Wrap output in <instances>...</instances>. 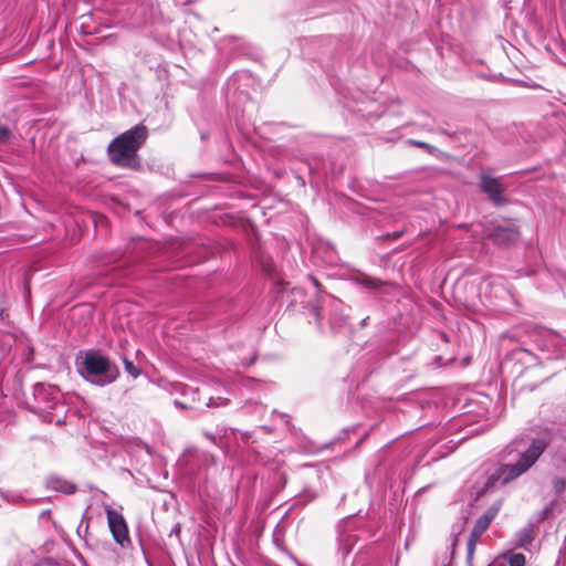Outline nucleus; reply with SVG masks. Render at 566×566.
<instances>
[{
    "label": "nucleus",
    "mask_w": 566,
    "mask_h": 566,
    "mask_svg": "<svg viewBox=\"0 0 566 566\" xmlns=\"http://www.w3.org/2000/svg\"><path fill=\"white\" fill-rule=\"evenodd\" d=\"M549 446V440L545 438L532 439L528 447L522 451H517L516 460L511 463H504L491 474L483 486L475 493V500L499 485H506L523 474H525L542 457Z\"/></svg>",
    "instance_id": "nucleus-1"
},
{
    "label": "nucleus",
    "mask_w": 566,
    "mask_h": 566,
    "mask_svg": "<svg viewBox=\"0 0 566 566\" xmlns=\"http://www.w3.org/2000/svg\"><path fill=\"white\" fill-rule=\"evenodd\" d=\"M147 136V127L144 124H138L115 137L107 146L111 161L125 168H138L137 151L146 142Z\"/></svg>",
    "instance_id": "nucleus-2"
},
{
    "label": "nucleus",
    "mask_w": 566,
    "mask_h": 566,
    "mask_svg": "<svg viewBox=\"0 0 566 566\" xmlns=\"http://www.w3.org/2000/svg\"><path fill=\"white\" fill-rule=\"evenodd\" d=\"M78 374L88 382L104 387L114 382L119 377L118 367L106 356L95 353H86L76 361Z\"/></svg>",
    "instance_id": "nucleus-3"
},
{
    "label": "nucleus",
    "mask_w": 566,
    "mask_h": 566,
    "mask_svg": "<svg viewBox=\"0 0 566 566\" xmlns=\"http://www.w3.org/2000/svg\"><path fill=\"white\" fill-rule=\"evenodd\" d=\"M105 511L113 539L123 548L129 546L130 538L128 535V526L123 514L111 506H106Z\"/></svg>",
    "instance_id": "nucleus-4"
},
{
    "label": "nucleus",
    "mask_w": 566,
    "mask_h": 566,
    "mask_svg": "<svg viewBox=\"0 0 566 566\" xmlns=\"http://www.w3.org/2000/svg\"><path fill=\"white\" fill-rule=\"evenodd\" d=\"M349 281L368 290L377 296L390 295L396 290V285L394 283L389 281H382L363 272L352 275Z\"/></svg>",
    "instance_id": "nucleus-5"
},
{
    "label": "nucleus",
    "mask_w": 566,
    "mask_h": 566,
    "mask_svg": "<svg viewBox=\"0 0 566 566\" xmlns=\"http://www.w3.org/2000/svg\"><path fill=\"white\" fill-rule=\"evenodd\" d=\"M357 531L358 521L356 518L348 517L339 523L337 528V541L339 551L344 556L352 552L354 545L359 538Z\"/></svg>",
    "instance_id": "nucleus-6"
},
{
    "label": "nucleus",
    "mask_w": 566,
    "mask_h": 566,
    "mask_svg": "<svg viewBox=\"0 0 566 566\" xmlns=\"http://www.w3.org/2000/svg\"><path fill=\"white\" fill-rule=\"evenodd\" d=\"M488 237L499 245H506L517 240L518 228L512 220L496 222L488 233Z\"/></svg>",
    "instance_id": "nucleus-7"
},
{
    "label": "nucleus",
    "mask_w": 566,
    "mask_h": 566,
    "mask_svg": "<svg viewBox=\"0 0 566 566\" xmlns=\"http://www.w3.org/2000/svg\"><path fill=\"white\" fill-rule=\"evenodd\" d=\"M33 397L40 410L53 409L60 401L59 391L51 385L39 382L34 385Z\"/></svg>",
    "instance_id": "nucleus-8"
},
{
    "label": "nucleus",
    "mask_w": 566,
    "mask_h": 566,
    "mask_svg": "<svg viewBox=\"0 0 566 566\" xmlns=\"http://www.w3.org/2000/svg\"><path fill=\"white\" fill-rule=\"evenodd\" d=\"M481 189L488 195L489 199L495 206H503L506 203V198L503 195L504 186L500 177L481 175Z\"/></svg>",
    "instance_id": "nucleus-9"
},
{
    "label": "nucleus",
    "mask_w": 566,
    "mask_h": 566,
    "mask_svg": "<svg viewBox=\"0 0 566 566\" xmlns=\"http://www.w3.org/2000/svg\"><path fill=\"white\" fill-rule=\"evenodd\" d=\"M492 521L493 520H491V517L483 513L475 522L467 543V559L469 563L473 558L478 541L483 535V533L489 528Z\"/></svg>",
    "instance_id": "nucleus-10"
},
{
    "label": "nucleus",
    "mask_w": 566,
    "mask_h": 566,
    "mask_svg": "<svg viewBox=\"0 0 566 566\" xmlns=\"http://www.w3.org/2000/svg\"><path fill=\"white\" fill-rule=\"evenodd\" d=\"M45 485L52 491L64 494H73L76 492V485L73 482L57 475H50L46 479Z\"/></svg>",
    "instance_id": "nucleus-11"
},
{
    "label": "nucleus",
    "mask_w": 566,
    "mask_h": 566,
    "mask_svg": "<svg viewBox=\"0 0 566 566\" xmlns=\"http://www.w3.org/2000/svg\"><path fill=\"white\" fill-rule=\"evenodd\" d=\"M536 525L528 523L515 534L514 546L518 548H527L534 541Z\"/></svg>",
    "instance_id": "nucleus-12"
},
{
    "label": "nucleus",
    "mask_w": 566,
    "mask_h": 566,
    "mask_svg": "<svg viewBox=\"0 0 566 566\" xmlns=\"http://www.w3.org/2000/svg\"><path fill=\"white\" fill-rule=\"evenodd\" d=\"M196 460L199 468L208 469L212 465H216L217 459L213 454L208 451H200L196 453Z\"/></svg>",
    "instance_id": "nucleus-13"
},
{
    "label": "nucleus",
    "mask_w": 566,
    "mask_h": 566,
    "mask_svg": "<svg viewBox=\"0 0 566 566\" xmlns=\"http://www.w3.org/2000/svg\"><path fill=\"white\" fill-rule=\"evenodd\" d=\"M331 328L334 333H339L347 325V317L345 316H333L329 321Z\"/></svg>",
    "instance_id": "nucleus-14"
},
{
    "label": "nucleus",
    "mask_w": 566,
    "mask_h": 566,
    "mask_svg": "<svg viewBox=\"0 0 566 566\" xmlns=\"http://www.w3.org/2000/svg\"><path fill=\"white\" fill-rule=\"evenodd\" d=\"M510 566H525V556L522 553H510L507 557Z\"/></svg>",
    "instance_id": "nucleus-15"
},
{
    "label": "nucleus",
    "mask_w": 566,
    "mask_h": 566,
    "mask_svg": "<svg viewBox=\"0 0 566 566\" xmlns=\"http://www.w3.org/2000/svg\"><path fill=\"white\" fill-rule=\"evenodd\" d=\"M125 370L133 376L134 378H137L140 375V369L137 368L134 363L127 358L123 359Z\"/></svg>",
    "instance_id": "nucleus-16"
},
{
    "label": "nucleus",
    "mask_w": 566,
    "mask_h": 566,
    "mask_svg": "<svg viewBox=\"0 0 566 566\" xmlns=\"http://www.w3.org/2000/svg\"><path fill=\"white\" fill-rule=\"evenodd\" d=\"M501 506H502V501L497 500V501L493 502L492 505L485 510L484 514H486L489 517H491V520H494L496 517V515L499 514Z\"/></svg>",
    "instance_id": "nucleus-17"
},
{
    "label": "nucleus",
    "mask_w": 566,
    "mask_h": 566,
    "mask_svg": "<svg viewBox=\"0 0 566 566\" xmlns=\"http://www.w3.org/2000/svg\"><path fill=\"white\" fill-rule=\"evenodd\" d=\"M205 438L210 440L213 444L220 447L221 446V430H218V433L213 434L209 431H203Z\"/></svg>",
    "instance_id": "nucleus-18"
},
{
    "label": "nucleus",
    "mask_w": 566,
    "mask_h": 566,
    "mask_svg": "<svg viewBox=\"0 0 566 566\" xmlns=\"http://www.w3.org/2000/svg\"><path fill=\"white\" fill-rule=\"evenodd\" d=\"M11 137V132L3 125H0V145H6Z\"/></svg>",
    "instance_id": "nucleus-19"
},
{
    "label": "nucleus",
    "mask_w": 566,
    "mask_h": 566,
    "mask_svg": "<svg viewBox=\"0 0 566 566\" xmlns=\"http://www.w3.org/2000/svg\"><path fill=\"white\" fill-rule=\"evenodd\" d=\"M228 402H229V399H227V398H221V397L210 398L209 401L207 402V407L226 406Z\"/></svg>",
    "instance_id": "nucleus-20"
},
{
    "label": "nucleus",
    "mask_w": 566,
    "mask_h": 566,
    "mask_svg": "<svg viewBox=\"0 0 566 566\" xmlns=\"http://www.w3.org/2000/svg\"><path fill=\"white\" fill-rule=\"evenodd\" d=\"M0 495L10 503H20V502L24 501L21 495H18V494L9 495V494L4 493L3 491H0Z\"/></svg>",
    "instance_id": "nucleus-21"
},
{
    "label": "nucleus",
    "mask_w": 566,
    "mask_h": 566,
    "mask_svg": "<svg viewBox=\"0 0 566 566\" xmlns=\"http://www.w3.org/2000/svg\"><path fill=\"white\" fill-rule=\"evenodd\" d=\"M410 144L419 147V148H423V149H427L429 151H433L436 148L424 142H420V140H410Z\"/></svg>",
    "instance_id": "nucleus-22"
},
{
    "label": "nucleus",
    "mask_w": 566,
    "mask_h": 566,
    "mask_svg": "<svg viewBox=\"0 0 566 566\" xmlns=\"http://www.w3.org/2000/svg\"><path fill=\"white\" fill-rule=\"evenodd\" d=\"M553 484L557 492L563 491L565 488V481H564V479H560V478H555L553 481Z\"/></svg>",
    "instance_id": "nucleus-23"
},
{
    "label": "nucleus",
    "mask_w": 566,
    "mask_h": 566,
    "mask_svg": "<svg viewBox=\"0 0 566 566\" xmlns=\"http://www.w3.org/2000/svg\"><path fill=\"white\" fill-rule=\"evenodd\" d=\"M313 315H314V318H315V323L318 327L322 326V318H321V312H319V307L317 306H314L313 310Z\"/></svg>",
    "instance_id": "nucleus-24"
},
{
    "label": "nucleus",
    "mask_w": 566,
    "mask_h": 566,
    "mask_svg": "<svg viewBox=\"0 0 566 566\" xmlns=\"http://www.w3.org/2000/svg\"><path fill=\"white\" fill-rule=\"evenodd\" d=\"M402 234V231H395L392 233H388L387 237L391 239H397Z\"/></svg>",
    "instance_id": "nucleus-25"
},
{
    "label": "nucleus",
    "mask_w": 566,
    "mask_h": 566,
    "mask_svg": "<svg viewBox=\"0 0 566 566\" xmlns=\"http://www.w3.org/2000/svg\"><path fill=\"white\" fill-rule=\"evenodd\" d=\"M368 319H369V317H368V316H367V317H365V318H363V319L360 321V326H361V327H366V326L368 325Z\"/></svg>",
    "instance_id": "nucleus-26"
},
{
    "label": "nucleus",
    "mask_w": 566,
    "mask_h": 566,
    "mask_svg": "<svg viewBox=\"0 0 566 566\" xmlns=\"http://www.w3.org/2000/svg\"><path fill=\"white\" fill-rule=\"evenodd\" d=\"M311 281H312V283L314 284V286H315L316 289H319V287H321L319 282H318L315 277H311Z\"/></svg>",
    "instance_id": "nucleus-27"
},
{
    "label": "nucleus",
    "mask_w": 566,
    "mask_h": 566,
    "mask_svg": "<svg viewBox=\"0 0 566 566\" xmlns=\"http://www.w3.org/2000/svg\"><path fill=\"white\" fill-rule=\"evenodd\" d=\"M264 270H265L266 272H270V271H271L270 266H264Z\"/></svg>",
    "instance_id": "nucleus-28"
}]
</instances>
